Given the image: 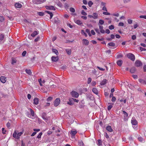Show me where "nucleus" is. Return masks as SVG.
<instances>
[{"label": "nucleus", "mask_w": 146, "mask_h": 146, "mask_svg": "<svg viewBox=\"0 0 146 146\" xmlns=\"http://www.w3.org/2000/svg\"><path fill=\"white\" fill-rule=\"evenodd\" d=\"M13 12L12 11H9L8 10L4 11L3 13L11 21L14 20Z\"/></svg>", "instance_id": "obj_1"}, {"label": "nucleus", "mask_w": 146, "mask_h": 146, "mask_svg": "<svg viewBox=\"0 0 146 146\" xmlns=\"http://www.w3.org/2000/svg\"><path fill=\"white\" fill-rule=\"evenodd\" d=\"M71 94L72 97L77 98L79 96V94L77 92L73 91L71 93Z\"/></svg>", "instance_id": "obj_2"}, {"label": "nucleus", "mask_w": 146, "mask_h": 146, "mask_svg": "<svg viewBox=\"0 0 146 146\" xmlns=\"http://www.w3.org/2000/svg\"><path fill=\"white\" fill-rule=\"evenodd\" d=\"M127 57L128 58L134 61L135 60V56L134 55L132 54L129 53L127 55Z\"/></svg>", "instance_id": "obj_3"}, {"label": "nucleus", "mask_w": 146, "mask_h": 146, "mask_svg": "<svg viewBox=\"0 0 146 146\" xmlns=\"http://www.w3.org/2000/svg\"><path fill=\"white\" fill-rule=\"evenodd\" d=\"M46 0H33V3L38 4L43 3L46 1Z\"/></svg>", "instance_id": "obj_4"}, {"label": "nucleus", "mask_w": 146, "mask_h": 146, "mask_svg": "<svg viewBox=\"0 0 146 146\" xmlns=\"http://www.w3.org/2000/svg\"><path fill=\"white\" fill-rule=\"evenodd\" d=\"M60 103V98H56L54 101V105L55 106H58Z\"/></svg>", "instance_id": "obj_5"}, {"label": "nucleus", "mask_w": 146, "mask_h": 146, "mask_svg": "<svg viewBox=\"0 0 146 146\" xmlns=\"http://www.w3.org/2000/svg\"><path fill=\"white\" fill-rule=\"evenodd\" d=\"M135 65L137 67L140 66L142 65V62L139 60H137L135 62Z\"/></svg>", "instance_id": "obj_6"}, {"label": "nucleus", "mask_w": 146, "mask_h": 146, "mask_svg": "<svg viewBox=\"0 0 146 146\" xmlns=\"http://www.w3.org/2000/svg\"><path fill=\"white\" fill-rule=\"evenodd\" d=\"M0 80L2 82L4 83L6 81V78L4 76H1L0 77Z\"/></svg>", "instance_id": "obj_7"}, {"label": "nucleus", "mask_w": 146, "mask_h": 146, "mask_svg": "<svg viewBox=\"0 0 146 146\" xmlns=\"http://www.w3.org/2000/svg\"><path fill=\"white\" fill-rule=\"evenodd\" d=\"M46 8L47 9L55 10V9L54 7L52 6H46Z\"/></svg>", "instance_id": "obj_8"}, {"label": "nucleus", "mask_w": 146, "mask_h": 146, "mask_svg": "<svg viewBox=\"0 0 146 146\" xmlns=\"http://www.w3.org/2000/svg\"><path fill=\"white\" fill-rule=\"evenodd\" d=\"M72 100V98H69V101L67 102V104L70 106L73 105L74 103Z\"/></svg>", "instance_id": "obj_9"}, {"label": "nucleus", "mask_w": 146, "mask_h": 146, "mask_svg": "<svg viewBox=\"0 0 146 146\" xmlns=\"http://www.w3.org/2000/svg\"><path fill=\"white\" fill-rule=\"evenodd\" d=\"M52 61L54 62L57 61L58 60V56L56 57L52 56L51 58Z\"/></svg>", "instance_id": "obj_10"}, {"label": "nucleus", "mask_w": 146, "mask_h": 146, "mask_svg": "<svg viewBox=\"0 0 146 146\" xmlns=\"http://www.w3.org/2000/svg\"><path fill=\"white\" fill-rule=\"evenodd\" d=\"M84 44L85 45H88L89 44L88 41L86 39H83L82 40Z\"/></svg>", "instance_id": "obj_11"}, {"label": "nucleus", "mask_w": 146, "mask_h": 146, "mask_svg": "<svg viewBox=\"0 0 146 146\" xmlns=\"http://www.w3.org/2000/svg\"><path fill=\"white\" fill-rule=\"evenodd\" d=\"M99 25V29L100 30V32L103 33H104L105 32V31L103 29V27L102 26Z\"/></svg>", "instance_id": "obj_12"}, {"label": "nucleus", "mask_w": 146, "mask_h": 146, "mask_svg": "<svg viewBox=\"0 0 146 146\" xmlns=\"http://www.w3.org/2000/svg\"><path fill=\"white\" fill-rule=\"evenodd\" d=\"M131 123L133 125H136L137 124V122L136 120L132 119L131 121Z\"/></svg>", "instance_id": "obj_13"}, {"label": "nucleus", "mask_w": 146, "mask_h": 146, "mask_svg": "<svg viewBox=\"0 0 146 146\" xmlns=\"http://www.w3.org/2000/svg\"><path fill=\"white\" fill-rule=\"evenodd\" d=\"M106 129L107 131L110 132H112L113 131V129L111 127L110 125H108L106 127Z\"/></svg>", "instance_id": "obj_14"}, {"label": "nucleus", "mask_w": 146, "mask_h": 146, "mask_svg": "<svg viewBox=\"0 0 146 146\" xmlns=\"http://www.w3.org/2000/svg\"><path fill=\"white\" fill-rule=\"evenodd\" d=\"M92 91L94 94L96 95H97L98 94V91L97 89L96 88H93L92 89Z\"/></svg>", "instance_id": "obj_15"}, {"label": "nucleus", "mask_w": 146, "mask_h": 146, "mask_svg": "<svg viewBox=\"0 0 146 146\" xmlns=\"http://www.w3.org/2000/svg\"><path fill=\"white\" fill-rule=\"evenodd\" d=\"M34 104L37 105L38 103V99L37 98H35L34 99Z\"/></svg>", "instance_id": "obj_16"}, {"label": "nucleus", "mask_w": 146, "mask_h": 146, "mask_svg": "<svg viewBox=\"0 0 146 146\" xmlns=\"http://www.w3.org/2000/svg\"><path fill=\"white\" fill-rule=\"evenodd\" d=\"M98 18V14L96 13H93V18L94 19H97Z\"/></svg>", "instance_id": "obj_17"}, {"label": "nucleus", "mask_w": 146, "mask_h": 146, "mask_svg": "<svg viewBox=\"0 0 146 146\" xmlns=\"http://www.w3.org/2000/svg\"><path fill=\"white\" fill-rule=\"evenodd\" d=\"M123 113L124 114V119H126L128 115L127 113L124 111H122Z\"/></svg>", "instance_id": "obj_18"}, {"label": "nucleus", "mask_w": 146, "mask_h": 146, "mask_svg": "<svg viewBox=\"0 0 146 146\" xmlns=\"http://www.w3.org/2000/svg\"><path fill=\"white\" fill-rule=\"evenodd\" d=\"M15 6L16 8H20L22 7V5L19 3H16L15 4Z\"/></svg>", "instance_id": "obj_19"}, {"label": "nucleus", "mask_w": 146, "mask_h": 146, "mask_svg": "<svg viewBox=\"0 0 146 146\" xmlns=\"http://www.w3.org/2000/svg\"><path fill=\"white\" fill-rule=\"evenodd\" d=\"M77 133V131L76 130H72L70 132V133L72 136L75 135Z\"/></svg>", "instance_id": "obj_20"}, {"label": "nucleus", "mask_w": 146, "mask_h": 146, "mask_svg": "<svg viewBox=\"0 0 146 146\" xmlns=\"http://www.w3.org/2000/svg\"><path fill=\"white\" fill-rule=\"evenodd\" d=\"M107 80L106 79H104L100 83V84L101 85H105L106 83Z\"/></svg>", "instance_id": "obj_21"}, {"label": "nucleus", "mask_w": 146, "mask_h": 146, "mask_svg": "<svg viewBox=\"0 0 146 146\" xmlns=\"http://www.w3.org/2000/svg\"><path fill=\"white\" fill-rule=\"evenodd\" d=\"M139 81L141 84H146V81L141 79H139Z\"/></svg>", "instance_id": "obj_22"}, {"label": "nucleus", "mask_w": 146, "mask_h": 146, "mask_svg": "<svg viewBox=\"0 0 146 146\" xmlns=\"http://www.w3.org/2000/svg\"><path fill=\"white\" fill-rule=\"evenodd\" d=\"M123 63V61L121 60H119L117 62V64L119 66H121Z\"/></svg>", "instance_id": "obj_23"}, {"label": "nucleus", "mask_w": 146, "mask_h": 146, "mask_svg": "<svg viewBox=\"0 0 146 146\" xmlns=\"http://www.w3.org/2000/svg\"><path fill=\"white\" fill-rule=\"evenodd\" d=\"M45 13L50 15V19H51L52 18V17L53 16V15L52 13L51 12H50L49 11H45Z\"/></svg>", "instance_id": "obj_24"}, {"label": "nucleus", "mask_w": 146, "mask_h": 146, "mask_svg": "<svg viewBox=\"0 0 146 146\" xmlns=\"http://www.w3.org/2000/svg\"><path fill=\"white\" fill-rule=\"evenodd\" d=\"M38 34L37 31H35L31 35V36L33 37H35L36 35Z\"/></svg>", "instance_id": "obj_25"}, {"label": "nucleus", "mask_w": 146, "mask_h": 146, "mask_svg": "<svg viewBox=\"0 0 146 146\" xmlns=\"http://www.w3.org/2000/svg\"><path fill=\"white\" fill-rule=\"evenodd\" d=\"M135 67H132L131 69L130 72L131 73H133L135 72Z\"/></svg>", "instance_id": "obj_26"}, {"label": "nucleus", "mask_w": 146, "mask_h": 146, "mask_svg": "<svg viewBox=\"0 0 146 146\" xmlns=\"http://www.w3.org/2000/svg\"><path fill=\"white\" fill-rule=\"evenodd\" d=\"M52 52L55 53L57 55H58L59 53L57 50L55 49H52Z\"/></svg>", "instance_id": "obj_27"}, {"label": "nucleus", "mask_w": 146, "mask_h": 146, "mask_svg": "<svg viewBox=\"0 0 146 146\" xmlns=\"http://www.w3.org/2000/svg\"><path fill=\"white\" fill-rule=\"evenodd\" d=\"M75 22L76 24H78V25H80L82 24V23L79 20H76Z\"/></svg>", "instance_id": "obj_28"}, {"label": "nucleus", "mask_w": 146, "mask_h": 146, "mask_svg": "<svg viewBox=\"0 0 146 146\" xmlns=\"http://www.w3.org/2000/svg\"><path fill=\"white\" fill-rule=\"evenodd\" d=\"M25 72L29 75H31L32 73L31 70H30L26 69L25 70Z\"/></svg>", "instance_id": "obj_29"}, {"label": "nucleus", "mask_w": 146, "mask_h": 146, "mask_svg": "<svg viewBox=\"0 0 146 146\" xmlns=\"http://www.w3.org/2000/svg\"><path fill=\"white\" fill-rule=\"evenodd\" d=\"M108 45L110 46L114 47L115 46V44L113 42H111L108 44Z\"/></svg>", "instance_id": "obj_30"}, {"label": "nucleus", "mask_w": 146, "mask_h": 146, "mask_svg": "<svg viewBox=\"0 0 146 146\" xmlns=\"http://www.w3.org/2000/svg\"><path fill=\"white\" fill-rule=\"evenodd\" d=\"M23 133L22 132H20L18 133L16 137V138L17 139H18L19 138L20 136L23 134Z\"/></svg>", "instance_id": "obj_31"}, {"label": "nucleus", "mask_w": 146, "mask_h": 146, "mask_svg": "<svg viewBox=\"0 0 146 146\" xmlns=\"http://www.w3.org/2000/svg\"><path fill=\"white\" fill-rule=\"evenodd\" d=\"M17 62V60L14 58H12V64H13Z\"/></svg>", "instance_id": "obj_32"}, {"label": "nucleus", "mask_w": 146, "mask_h": 146, "mask_svg": "<svg viewBox=\"0 0 146 146\" xmlns=\"http://www.w3.org/2000/svg\"><path fill=\"white\" fill-rule=\"evenodd\" d=\"M66 52L68 55H70L71 54V50L68 49H66Z\"/></svg>", "instance_id": "obj_33"}, {"label": "nucleus", "mask_w": 146, "mask_h": 146, "mask_svg": "<svg viewBox=\"0 0 146 146\" xmlns=\"http://www.w3.org/2000/svg\"><path fill=\"white\" fill-rule=\"evenodd\" d=\"M4 37V36L3 35H1L0 37V42H1L2 41V40L3 39Z\"/></svg>", "instance_id": "obj_34"}, {"label": "nucleus", "mask_w": 146, "mask_h": 146, "mask_svg": "<svg viewBox=\"0 0 146 146\" xmlns=\"http://www.w3.org/2000/svg\"><path fill=\"white\" fill-rule=\"evenodd\" d=\"M40 16H43L44 15V13L43 12H39L37 13Z\"/></svg>", "instance_id": "obj_35"}, {"label": "nucleus", "mask_w": 146, "mask_h": 146, "mask_svg": "<svg viewBox=\"0 0 146 146\" xmlns=\"http://www.w3.org/2000/svg\"><path fill=\"white\" fill-rule=\"evenodd\" d=\"M93 4V3L91 1H89L88 3V5L90 7H91Z\"/></svg>", "instance_id": "obj_36"}, {"label": "nucleus", "mask_w": 146, "mask_h": 146, "mask_svg": "<svg viewBox=\"0 0 146 146\" xmlns=\"http://www.w3.org/2000/svg\"><path fill=\"white\" fill-rule=\"evenodd\" d=\"M30 111L31 115L33 116H34L35 114L33 111L32 109H31Z\"/></svg>", "instance_id": "obj_37"}, {"label": "nucleus", "mask_w": 146, "mask_h": 146, "mask_svg": "<svg viewBox=\"0 0 146 146\" xmlns=\"http://www.w3.org/2000/svg\"><path fill=\"white\" fill-rule=\"evenodd\" d=\"M99 23L101 25H103L104 23V21L101 19L99 21Z\"/></svg>", "instance_id": "obj_38"}, {"label": "nucleus", "mask_w": 146, "mask_h": 146, "mask_svg": "<svg viewBox=\"0 0 146 146\" xmlns=\"http://www.w3.org/2000/svg\"><path fill=\"white\" fill-rule=\"evenodd\" d=\"M47 117L46 116V114L45 113H43L42 114V117L43 119L44 118L46 117Z\"/></svg>", "instance_id": "obj_39"}, {"label": "nucleus", "mask_w": 146, "mask_h": 146, "mask_svg": "<svg viewBox=\"0 0 146 146\" xmlns=\"http://www.w3.org/2000/svg\"><path fill=\"white\" fill-rule=\"evenodd\" d=\"M49 118V117H46L43 118V119L46 121V122H47L48 121Z\"/></svg>", "instance_id": "obj_40"}, {"label": "nucleus", "mask_w": 146, "mask_h": 146, "mask_svg": "<svg viewBox=\"0 0 146 146\" xmlns=\"http://www.w3.org/2000/svg\"><path fill=\"white\" fill-rule=\"evenodd\" d=\"M70 11L71 12H72V13H74L75 12V10L73 8L71 7L70 8Z\"/></svg>", "instance_id": "obj_41"}, {"label": "nucleus", "mask_w": 146, "mask_h": 146, "mask_svg": "<svg viewBox=\"0 0 146 146\" xmlns=\"http://www.w3.org/2000/svg\"><path fill=\"white\" fill-rule=\"evenodd\" d=\"M52 98L51 97H48L47 99V102H49L50 101H51L52 100Z\"/></svg>", "instance_id": "obj_42"}, {"label": "nucleus", "mask_w": 146, "mask_h": 146, "mask_svg": "<svg viewBox=\"0 0 146 146\" xmlns=\"http://www.w3.org/2000/svg\"><path fill=\"white\" fill-rule=\"evenodd\" d=\"M81 33L83 34H84L85 36L86 37L87 36V34L85 33L84 31L83 30H82Z\"/></svg>", "instance_id": "obj_43"}, {"label": "nucleus", "mask_w": 146, "mask_h": 146, "mask_svg": "<svg viewBox=\"0 0 146 146\" xmlns=\"http://www.w3.org/2000/svg\"><path fill=\"white\" fill-rule=\"evenodd\" d=\"M109 28L110 30H112L114 29V26L112 25H111L109 27Z\"/></svg>", "instance_id": "obj_44"}, {"label": "nucleus", "mask_w": 146, "mask_h": 146, "mask_svg": "<svg viewBox=\"0 0 146 146\" xmlns=\"http://www.w3.org/2000/svg\"><path fill=\"white\" fill-rule=\"evenodd\" d=\"M81 14L84 15H86L87 13L85 12L84 10H82L81 12Z\"/></svg>", "instance_id": "obj_45"}, {"label": "nucleus", "mask_w": 146, "mask_h": 146, "mask_svg": "<svg viewBox=\"0 0 146 146\" xmlns=\"http://www.w3.org/2000/svg\"><path fill=\"white\" fill-rule=\"evenodd\" d=\"M2 133L3 134H5V132H6V130H5V128H3L2 129Z\"/></svg>", "instance_id": "obj_46"}, {"label": "nucleus", "mask_w": 146, "mask_h": 146, "mask_svg": "<svg viewBox=\"0 0 146 146\" xmlns=\"http://www.w3.org/2000/svg\"><path fill=\"white\" fill-rule=\"evenodd\" d=\"M42 134V132L40 133L39 135L37 136V137L38 139L41 138V136Z\"/></svg>", "instance_id": "obj_47"}, {"label": "nucleus", "mask_w": 146, "mask_h": 146, "mask_svg": "<svg viewBox=\"0 0 146 146\" xmlns=\"http://www.w3.org/2000/svg\"><path fill=\"white\" fill-rule=\"evenodd\" d=\"M4 18L3 16H0V21L3 22L4 20Z\"/></svg>", "instance_id": "obj_48"}, {"label": "nucleus", "mask_w": 146, "mask_h": 146, "mask_svg": "<svg viewBox=\"0 0 146 146\" xmlns=\"http://www.w3.org/2000/svg\"><path fill=\"white\" fill-rule=\"evenodd\" d=\"M138 139L139 141L141 142H142L143 141V139L141 137H139L138 138Z\"/></svg>", "instance_id": "obj_49"}, {"label": "nucleus", "mask_w": 146, "mask_h": 146, "mask_svg": "<svg viewBox=\"0 0 146 146\" xmlns=\"http://www.w3.org/2000/svg\"><path fill=\"white\" fill-rule=\"evenodd\" d=\"M92 79L90 78H88V84H89L91 82Z\"/></svg>", "instance_id": "obj_50"}, {"label": "nucleus", "mask_w": 146, "mask_h": 146, "mask_svg": "<svg viewBox=\"0 0 146 146\" xmlns=\"http://www.w3.org/2000/svg\"><path fill=\"white\" fill-rule=\"evenodd\" d=\"M123 57V55L122 54H120L117 56V58H120Z\"/></svg>", "instance_id": "obj_51"}, {"label": "nucleus", "mask_w": 146, "mask_h": 146, "mask_svg": "<svg viewBox=\"0 0 146 146\" xmlns=\"http://www.w3.org/2000/svg\"><path fill=\"white\" fill-rule=\"evenodd\" d=\"M113 106L111 105H110L108 106V110H110L112 108Z\"/></svg>", "instance_id": "obj_52"}, {"label": "nucleus", "mask_w": 146, "mask_h": 146, "mask_svg": "<svg viewBox=\"0 0 146 146\" xmlns=\"http://www.w3.org/2000/svg\"><path fill=\"white\" fill-rule=\"evenodd\" d=\"M103 14L104 15H110V13H108L106 12H104L103 13Z\"/></svg>", "instance_id": "obj_53"}, {"label": "nucleus", "mask_w": 146, "mask_h": 146, "mask_svg": "<svg viewBox=\"0 0 146 146\" xmlns=\"http://www.w3.org/2000/svg\"><path fill=\"white\" fill-rule=\"evenodd\" d=\"M128 23L129 24H131L132 23V20L130 19H129L127 20Z\"/></svg>", "instance_id": "obj_54"}, {"label": "nucleus", "mask_w": 146, "mask_h": 146, "mask_svg": "<svg viewBox=\"0 0 146 146\" xmlns=\"http://www.w3.org/2000/svg\"><path fill=\"white\" fill-rule=\"evenodd\" d=\"M17 135V133L16 132V131H15L14 132L13 135V137L14 138H16V135Z\"/></svg>", "instance_id": "obj_55"}, {"label": "nucleus", "mask_w": 146, "mask_h": 146, "mask_svg": "<svg viewBox=\"0 0 146 146\" xmlns=\"http://www.w3.org/2000/svg\"><path fill=\"white\" fill-rule=\"evenodd\" d=\"M38 81L39 82V83L40 85L41 86H42V82L41 79H38Z\"/></svg>", "instance_id": "obj_56"}, {"label": "nucleus", "mask_w": 146, "mask_h": 146, "mask_svg": "<svg viewBox=\"0 0 146 146\" xmlns=\"http://www.w3.org/2000/svg\"><path fill=\"white\" fill-rule=\"evenodd\" d=\"M141 18H144L146 19V15H141L139 16Z\"/></svg>", "instance_id": "obj_57"}, {"label": "nucleus", "mask_w": 146, "mask_h": 146, "mask_svg": "<svg viewBox=\"0 0 146 146\" xmlns=\"http://www.w3.org/2000/svg\"><path fill=\"white\" fill-rule=\"evenodd\" d=\"M116 98L115 97H113L111 99V101L112 102H115V101L116 100Z\"/></svg>", "instance_id": "obj_58"}, {"label": "nucleus", "mask_w": 146, "mask_h": 146, "mask_svg": "<svg viewBox=\"0 0 146 146\" xmlns=\"http://www.w3.org/2000/svg\"><path fill=\"white\" fill-rule=\"evenodd\" d=\"M72 100L73 102H76L78 103L79 102V100H77L75 99H74L72 98Z\"/></svg>", "instance_id": "obj_59"}, {"label": "nucleus", "mask_w": 146, "mask_h": 146, "mask_svg": "<svg viewBox=\"0 0 146 146\" xmlns=\"http://www.w3.org/2000/svg\"><path fill=\"white\" fill-rule=\"evenodd\" d=\"M95 31L98 34H100V32L99 31V30L98 29H95Z\"/></svg>", "instance_id": "obj_60"}, {"label": "nucleus", "mask_w": 146, "mask_h": 146, "mask_svg": "<svg viewBox=\"0 0 146 146\" xmlns=\"http://www.w3.org/2000/svg\"><path fill=\"white\" fill-rule=\"evenodd\" d=\"M138 25L137 23H136L134 25V28L135 29L138 27Z\"/></svg>", "instance_id": "obj_61"}, {"label": "nucleus", "mask_w": 146, "mask_h": 146, "mask_svg": "<svg viewBox=\"0 0 146 146\" xmlns=\"http://www.w3.org/2000/svg\"><path fill=\"white\" fill-rule=\"evenodd\" d=\"M118 25L119 26H123L124 25V24L122 22H120L119 23Z\"/></svg>", "instance_id": "obj_62"}, {"label": "nucleus", "mask_w": 146, "mask_h": 146, "mask_svg": "<svg viewBox=\"0 0 146 146\" xmlns=\"http://www.w3.org/2000/svg\"><path fill=\"white\" fill-rule=\"evenodd\" d=\"M140 49L141 51L146 50V49L142 47H140Z\"/></svg>", "instance_id": "obj_63"}, {"label": "nucleus", "mask_w": 146, "mask_h": 146, "mask_svg": "<svg viewBox=\"0 0 146 146\" xmlns=\"http://www.w3.org/2000/svg\"><path fill=\"white\" fill-rule=\"evenodd\" d=\"M27 52L26 51H24L22 53V55L24 56H25Z\"/></svg>", "instance_id": "obj_64"}]
</instances>
